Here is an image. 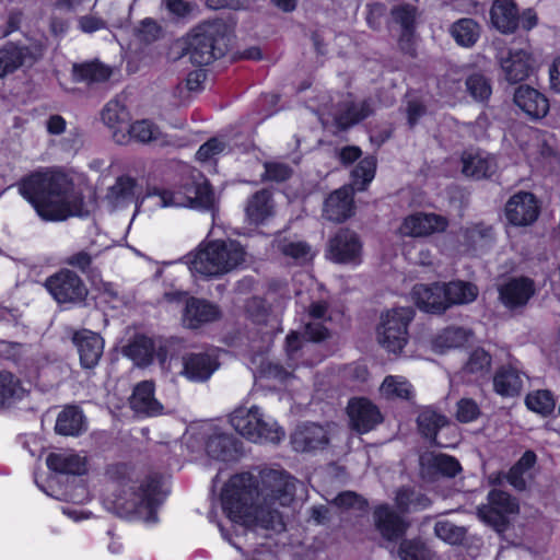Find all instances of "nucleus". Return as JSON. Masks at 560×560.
<instances>
[{"instance_id": "nucleus-1", "label": "nucleus", "mask_w": 560, "mask_h": 560, "mask_svg": "<svg viewBox=\"0 0 560 560\" xmlns=\"http://www.w3.org/2000/svg\"><path fill=\"white\" fill-rule=\"evenodd\" d=\"M296 479L283 469L264 468L259 481L249 472L232 476L221 492V504L230 520L248 528L282 532L285 528L280 506L295 497Z\"/></svg>"}, {"instance_id": "nucleus-2", "label": "nucleus", "mask_w": 560, "mask_h": 560, "mask_svg": "<svg viewBox=\"0 0 560 560\" xmlns=\"http://www.w3.org/2000/svg\"><path fill=\"white\" fill-rule=\"evenodd\" d=\"M15 187L45 222H63L90 213L81 186L61 166L37 167L22 176Z\"/></svg>"}, {"instance_id": "nucleus-3", "label": "nucleus", "mask_w": 560, "mask_h": 560, "mask_svg": "<svg viewBox=\"0 0 560 560\" xmlns=\"http://www.w3.org/2000/svg\"><path fill=\"white\" fill-rule=\"evenodd\" d=\"M106 478L114 490L113 508L121 516L152 514L156 508L160 480L147 475L140 478L127 464H113L105 470Z\"/></svg>"}, {"instance_id": "nucleus-4", "label": "nucleus", "mask_w": 560, "mask_h": 560, "mask_svg": "<svg viewBox=\"0 0 560 560\" xmlns=\"http://www.w3.org/2000/svg\"><path fill=\"white\" fill-rule=\"evenodd\" d=\"M189 269L201 277H218L242 266L246 260L244 247L235 241H212L186 256Z\"/></svg>"}, {"instance_id": "nucleus-5", "label": "nucleus", "mask_w": 560, "mask_h": 560, "mask_svg": "<svg viewBox=\"0 0 560 560\" xmlns=\"http://www.w3.org/2000/svg\"><path fill=\"white\" fill-rule=\"evenodd\" d=\"M183 54L202 67L222 57L226 49L225 26L217 21L195 26L184 38Z\"/></svg>"}, {"instance_id": "nucleus-6", "label": "nucleus", "mask_w": 560, "mask_h": 560, "mask_svg": "<svg viewBox=\"0 0 560 560\" xmlns=\"http://www.w3.org/2000/svg\"><path fill=\"white\" fill-rule=\"evenodd\" d=\"M230 423L237 433L255 443H279L285 435L280 427L264 420L257 406L236 408L230 417Z\"/></svg>"}, {"instance_id": "nucleus-7", "label": "nucleus", "mask_w": 560, "mask_h": 560, "mask_svg": "<svg viewBox=\"0 0 560 560\" xmlns=\"http://www.w3.org/2000/svg\"><path fill=\"white\" fill-rule=\"evenodd\" d=\"M413 317L412 307H394L382 314L376 330L378 343L388 352L400 353L408 343V326Z\"/></svg>"}, {"instance_id": "nucleus-8", "label": "nucleus", "mask_w": 560, "mask_h": 560, "mask_svg": "<svg viewBox=\"0 0 560 560\" xmlns=\"http://www.w3.org/2000/svg\"><path fill=\"white\" fill-rule=\"evenodd\" d=\"M49 295L60 305H80L89 290L83 279L70 268H61L47 277L43 283Z\"/></svg>"}, {"instance_id": "nucleus-9", "label": "nucleus", "mask_w": 560, "mask_h": 560, "mask_svg": "<svg viewBox=\"0 0 560 560\" xmlns=\"http://www.w3.org/2000/svg\"><path fill=\"white\" fill-rule=\"evenodd\" d=\"M44 56L40 44L26 46L9 40L0 47V79L13 74L25 65L33 66Z\"/></svg>"}, {"instance_id": "nucleus-10", "label": "nucleus", "mask_w": 560, "mask_h": 560, "mask_svg": "<svg viewBox=\"0 0 560 560\" xmlns=\"http://www.w3.org/2000/svg\"><path fill=\"white\" fill-rule=\"evenodd\" d=\"M350 428L359 434L376 429L384 421V416L376 404L365 397L351 398L347 406Z\"/></svg>"}, {"instance_id": "nucleus-11", "label": "nucleus", "mask_w": 560, "mask_h": 560, "mask_svg": "<svg viewBox=\"0 0 560 560\" xmlns=\"http://www.w3.org/2000/svg\"><path fill=\"white\" fill-rule=\"evenodd\" d=\"M447 226L448 220L445 217L433 212L418 211L404 218L398 233L401 236L423 238L442 233Z\"/></svg>"}, {"instance_id": "nucleus-12", "label": "nucleus", "mask_w": 560, "mask_h": 560, "mask_svg": "<svg viewBox=\"0 0 560 560\" xmlns=\"http://www.w3.org/2000/svg\"><path fill=\"white\" fill-rule=\"evenodd\" d=\"M273 194L267 188L250 195L244 206V222L252 229L267 225L276 215Z\"/></svg>"}, {"instance_id": "nucleus-13", "label": "nucleus", "mask_w": 560, "mask_h": 560, "mask_svg": "<svg viewBox=\"0 0 560 560\" xmlns=\"http://www.w3.org/2000/svg\"><path fill=\"white\" fill-rule=\"evenodd\" d=\"M374 113V102L372 98L357 100L351 93H348L336 106L334 120L341 130H347Z\"/></svg>"}, {"instance_id": "nucleus-14", "label": "nucleus", "mask_w": 560, "mask_h": 560, "mask_svg": "<svg viewBox=\"0 0 560 560\" xmlns=\"http://www.w3.org/2000/svg\"><path fill=\"white\" fill-rule=\"evenodd\" d=\"M362 244L359 236L348 230H340L330 238L327 249V256L337 264H361Z\"/></svg>"}, {"instance_id": "nucleus-15", "label": "nucleus", "mask_w": 560, "mask_h": 560, "mask_svg": "<svg viewBox=\"0 0 560 560\" xmlns=\"http://www.w3.org/2000/svg\"><path fill=\"white\" fill-rule=\"evenodd\" d=\"M540 213L538 200L528 191H518L505 205L508 221L515 226L533 224Z\"/></svg>"}, {"instance_id": "nucleus-16", "label": "nucleus", "mask_w": 560, "mask_h": 560, "mask_svg": "<svg viewBox=\"0 0 560 560\" xmlns=\"http://www.w3.org/2000/svg\"><path fill=\"white\" fill-rule=\"evenodd\" d=\"M71 340L78 350L81 366L94 369L103 355V338L90 329L82 328L72 332Z\"/></svg>"}, {"instance_id": "nucleus-17", "label": "nucleus", "mask_w": 560, "mask_h": 560, "mask_svg": "<svg viewBox=\"0 0 560 560\" xmlns=\"http://www.w3.org/2000/svg\"><path fill=\"white\" fill-rule=\"evenodd\" d=\"M353 187L342 186L332 191L325 200L323 215L331 222H343L354 212Z\"/></svg>"}, {"instance_id": "nucleus-18", "label": "nucleus", "mask_w": 560, "mask_h": 560, "mask_svg": "<svg viewBox=\"0 0 560 560\" xmlns=\"http://www.w3.org/2000/svg\"><path fill=\"white\" fill-rule=\"evenodd\" d=\"M535 294V282L527 277L511 278L499 288L501 302L509 310L525 306Z\"/></svg>"}, {"instance_id": "nucleus-19", "label": "nucleus", "mask_w": 560, "mask_h": 560, "mask_svg": "<svg viewBox=\"0 0 560 560\" xmlns=\"http://www.w3.org/2000/svg\"><path fill=\"white\" fill-rule=\"evenodd\" d=\"M411 296L417 306L423 312L442 314L447 310L443 284L440 282L416 284L412 288Z\"/></svg>"}, {"instance_id": "nucleus-20", "label": "nucleus", "mask_w": 560, "mask_h": 560, "mask_svg": "<svg viewBox=\"0 0 560 560\" xmlns=\"http://www.w3.org/2000/svg\"><path fill=\"white\" fill-rule=\"evenodd\" d=\"M489 504L478 509V515L490 524L503 522L505 515L517 512L518 505L514 498L501 490H491L488 494Z\"/></svg>"}, {"instance_id": "nucleus-21", "label": "nucleus", "mask_w": 560, "mask_h": 560, "mask_svg": "<svg viewBox=\"0 0 560 560\" xmlns=\"http://www.w3.org/2000/svg\"><path fill=\"white\" fill-rule=\"evenodd\" d=\"M326 429L317 423H302L291 435V444L296 452H311L328 444Z\"/></svg>"}, {"instance_id": "nucleus-22", "label": "nucleus", "mask_w": 560, "mask_h": 560, "mask_svg": "<svg viewBox=\"0 0 560 560\" xmlns=\"http://www.w3.org/2000/svg\"><path fill=\"white\" fill-rule=\"evenodd\" d=\"M492 368V357L482 348H476L459 371V377L466 383H481L489 380Z\"/></svg>"}, {"instance_id": "nucleus-23", "label": "nucleus", "mask_w": 560, "mask_h": 560, "mask_svg": "<svg viewBox=\"0 0 560 560\" xmlns=\"http://www.w3.org/2000/svg\"><path fill=\"white\" fill-rule=\"evenodd\" d=\"M514 103L533 119L544 118L549 112V101L546 95L528 85H520L515 90Z\"/></svg>"}, {"instance_id": "nucleus-24", "label": "nucleus", "mask_w": 560, "mask_h": 560, "mask_svg": "<svg viewBox=\"0 0 560 560\" xmlns=\"http://www.w3.org/2000/svg\"><path fill=\"white\" fill-rule=\"evenodd\" d=\"M498 165L494 156L482 151H465L462 154V172L465 176L475 179L491 177Z\"/></svg>"}, {"instance_id": "nucleus-25", "label": "nucleus", "mask_w": 560, "mask_h": 560, "mask_svg": "<svg viewBox=\"0 0 560 560\" xmlns=\"http://www.w3.org/2000/svg\"><path fill=\"white\" fill-rule=\"evenodd\" d=\"M374 521L376 529L388 541H395L402 537L408 527L404 518L387 504L375 508Z\"/></svg>"}, {"instance_id": "nucleus-26", "label": "nucleus", "mask_w": 560, "mask_h": 560, "mask_svg": "<svg viewBox=\"0 0 560 560\" xmlns=\"http://www.w3.org/2000/svg\"><path fill=\"white\" fill-rule=\"evenodd\" d=\"M220 314V310L215 304L191 298L186 303L183 322L188 328L197 329L205 324L217 320Z\"/></svg>"}, {"instance_id": "nucleus-27", "label": "nucleus", "mask_w": 560, "mask_h": 560, "mask_svg": "<svg viewBox=\"0 0 560 560\" xmlns=\"http://www.w3.org/2000/svg\"><path fill=\"white\" fill-rule=\"evenodd\" d=\"M183 374L192 382H205L218 369L217 358L209 353H189L183 358Z\"/></svg>"}, {"instance_id": "nucleus-28", "label": "nucleus", "mask_w": 560, "mask_h": 560, "mask_svg": "<svg viewBox=\"0 0 560 560\" xmlns=\"http://www.w3.org/2000/svg\"><path fill=\"white\" fill-rule=\"evenodd\" d=\"M327 313L328 304L326 302H314L310 305L304 328V337L308 341L318 342L329 336V330L325 326V323L330 319Z\"/></svg>"}, {"instance_id": "nucleus-29", "label": "nucleus", "mask_w": 560, "mask_h": 560, "mask_svg": "<svg viewBox=\"0 0 560 560\" xmlns=\"http://www.w3.org/2000/svg\"><path fill=\"white\" fill-rule=\"evenodd\" d=\"M492 25L501 33H513L518 26V10L513 0H495L490 10Z\"/></svg>"}, {"instance_id": "nucleus-30", "label": "nucleus", "mask_w": 560, "mask_h": 560, "mask_svg": "<svg viewBox=\"0 0 560 560\" xmlns=\"http://www.w3.org/2000/svg\"><path fill=\"white\" fill-rule=\"evenodd\" d=\"M154 383L151 381L137 384L130 397L132 410L147 416L161 413L163 406L154 398Z\"/></svg>"}, {"instance_id": "nucleus-31", "label": "nucleus", "mask_w": 560, "mask_h": 560, "mask_svg": "<svg viewBox=\"0 0 560 560\" xmlns=\"http://www.w3.org/2000/svg\"><path fill=\"white\" fill-rule=\"evenodd\" d=\"M523 372L513 364L501 366L493 376V388L503 397H513L523 388Z\"/></svg>"}, {"instance_id": "nucleus-32", "label": "nucleus", "mask_w": 560, "mask_h": 560, "mask_svg": "<svg viewBox=\"0 0 560 560\" xmlns=\"http://www.w3.org/2000/svg\"><path fill=\"white\" fill-rule=\"evenodd\" d=\"M416 14L417 10L415 7L405 4L399 5L392 11L393 19L396 23L401 26V35L399 38L400 48L413 55V33H415V23H416Z\"/></svg>"}, {"instance_id": "nucleus-33", "label": "nucleus", "mask_w": 560, "mask_h": 560, "mask_svg": "<svg viewBox=\"0 0 560 560\" xmlns=\"http://www.w3.org/2000/svg\"><path fill=\"white\" fill-rule=\"evenodd\" d=\"M71 75L74 82L90 85L107 81L112 75V69L98 60L85 61L73 63Z\"/></svg>"}, {"instance_id": "nucleus-34", "label": "nucleus", "mask_w": 560, "mask_h": 560, "mask_svg": "<svg viewBox=\"0 0 560 560\" xmlns=\"http://www.w3.org/2000/svg\"><path fill=\"white\" fill-rule=\"evenodd\" d=\"M47 467L65 475H83L86 472V460L75 453H50L46 458Z\"/></svg>"}, {"instance_id": "nucleus-35", "label": "nucleus", "mask_w": 560, "mask_h": 560, "mask_svg": "<svg viewBox=\"0 0 560 560\" xmlns=\"http://www.w3.org/2000/svg\"><path fill=\"white\" fill-rule=\"evenodd\" d=\"M137 180L130 176H119L114 185L108 187L106 200L113 207H125L137 200Z\"/></svg>"}, {"instance_id": "nucleus-36", "label": "nucleus", "mask_w": 560, "mask_h": 560, "mask_svg": "<svg viewBox=\"0 0 560 560\" xmlns=\"http://www.w3.org/2000/svg\"><path fill=\"white\" fill-rule=\"evenodd\" d=\"M501 68L510 83L524 81L532 71L529 55L524 50L510 52L509 57L502 59Z\"/></svg>"}, {"instance_id": "nucleus-37", "label": "nucleus", "mask_w": 560, "mask_h": 560, "mask_svg": "<svg viewBox=\"0 0 560 560\" xmlns=\"http://www.w3.org/2000/svg\"><path fill=\"white\" fill-rule=\"evenodd\" d=\"M128 132L132 139L142 143L154 142L160 147L175 145V142L149 119L135 121L129 126Z\"/></svg>"}, {"instance_id": "nucleus-38", "label": "nucleus", "mask_w": 560, "mask_h": 560, "mask_svg": "<svg viewBox=\"0 0 560 560\" xmlns=\"http://www.w3.org/2000/svg\"><path fill=\"white\" fill-rule=\"evenodd\" d=\"M378 392L385 400H410L415 396L412 384L401 375H387Z\"/></svg>"}, {"instance_id": "nucleus-39", "label": "nucleus", "mask_w": 560, "mask_h": 560, "mask_svg": "<svg viewBox=\"0 0 560 560\" xmlns=\"http://www.w3.org/2000/svg\"><path fill=\"white\" fill-rule=\"evenodd\" d=\"M471 336V331L463 327H446L431 340L432 349L443 353L446 350L463 347Z\"/></svg>"}, {"instance_id": "nucleus-40", "label": "nucleus", "mask_w": 560, "mask_h": 560, "mask_svg": "<svg viewBox=\"0 0 560 560\" xmlns=\"http://www.w3.org/2000/svg\"><path fill=\"white\" fill-rule=\"evenodd\" d=\"M85 430L84 416L75 406L66 407L57 417L55 431L65 436H77Z\"/></svg>"}, {"instance_id": "nucleus-41", "label": "nucleus", "mask_w": 560, "mask_h": 560, "mask_svg": "<svg viewBox=\"0 0 560 560\" xmlns=\"http://www.w3.org/2000/svg\"><path fill=\"white\" fill-rule=\"evenodd\" d=\"M447 308L452 305H462L474 302L478 296V288L471 282L457 280L442 283Z\"/></svg>"}, {"instance_id": "nucleus-42", "label": "nucleus", "mask_w": 560, "mask_h": 560, "mask_svg": "<svg viewBox=\"0 0 560 560\" xmlns=\"http://www.w3.org/2000/svg\"><path fill=\"white\" fill-rule=\"evenodd\" d=\"M185 184V197H189L188 208L209 210L214 205V192L208 180H188Z\"/></svg>"}, {"instance_id": "nucleus-43", "label": "nucleus", "mask_w": 560, "mask_h": 560, "mask_svg": "<svg viewBox=\"0 0 560 560\" xmlns=\"http://www.w3.org/2000/svg\"><path fill=\"white\" fill-rule=\"evenodd\" d=\"M556 138L553 135L542 130H530L527 155L537 162L548 159L555 154Z\"/></svg>"}, {"instance_id": "nucleus-44", "label": "nucleus", "mask_w": 560, "mask_h": 560, "mask_svg": "<svg viewBox=\"0 0 560 560\" xmlns=\"http://www.w3.org/2000/svg\"><path fill=\"white\" fill-rule=\"evenodd\" d=\"M447 423L445 416L432 408H424L417 418L419 433L430 443H435L438 432Z\"/></svg>"}, {"instance_id": "nucleus-45", "label": "nucleus", "mask_w": 560, "mask_h": 560, "mask_svg": "<svg viewBox=\"0 0 560 560\" xmlns=\"http://www.w3.org/2000/svg\"><path fill=\"white\" fill-rule=\"evenodd\" d=\"M98 252L90 247L82 248L69 254L65 258L63 264L73 271H79L86 277H93L97 272L94 261L98 257Z\"/></svg>"}, {"instance_id": "nucleus-46", "label": "nucleus", "mask_w": 560, "mask_h": 560, "mask_svg": "<svg viewBox=\"0 0 560 560\" xmlns=\"http://www.w3.org/2000/svg\"><path fill=\"white\" fill-rule=\"evenodd\" d=\"M277 249L294 265H305L314 257L312 247L304 241H291L283 238L277 243Z\"/></svg>"}, {"instance_id": "nucleus-47", "label": "nucleus", "mask_w": 560, "mask_h": 560, "mask_svg": "<svg viewBox=\"0 0 560 560\" xmlns=\"http://www.w3.org/2000/svg\"><path fill=\"white\" fill-rule=\"evenodd\" d=\"M102 120L106 126L114 130V136L128 125L130 114L124 103L118 100L109 101L102 110Z\"/></svg>"}, {"instance_id": "nucleus-48", "label": "nucleus", "mask_w": 560, "mask_h": 560, "mask_svg": "<svg viewBox=\"0 0 560 560\" xmlns=\"http://www.w3.org/2000/svg\"><path fill=\"white\" fill-rule=\"evenodd\" d=\"M26 390L12 373L0 372V405L10 406L25 396Z\"/></svg>"}, {"instance_id": "nucleus-49", "label": "nucleus", "mask_w": 560, "mask_h": 560, "mask_svg": "<svg viewBox=\"0 0 560 560\" xmlns=\"http://www.w3.org/2000/svg\"><path fill=\"white\" fill-rule=\"evenodd\" d=\"M455 42L463 47H471L480 36V26L472 19H460L451 27Z\"/></svg>"}, {"instance_id": "nucleus-50", "label": "nucleus", "mask_w": 560, "mask_h": 560, "mask_svg": "<svg viewBox=\"0 0 560 560\" xmlns=\"http://www.w3.org/2000/svg\"><path fill=\"white\" fill-rule=\"evenodd\" d=\"M185 184L174 186L172 188H158L152 187L148 189L147 196H156L160 198L159 205L163 208L166 207H187L189 205V197H185Z\"/></svg>"}, {"instance_id": "nucleus-51", "label": "nucleus", "mask_w": 560, "mask_h": 560, "mask_svg": "<svg viewBox=\"0 0 560 560\" xmlns=\"http://www.w3.org/2000/svg\"><path fill=\"white\" fill-rule=\"evenodd\" d=\"M128 355L139 365H149L153 362L155 345L154 341L143 335L136 336L127 348Z\"/></svg>"}, {"instance_id": "nucleus-52", "label": "nucleus", "mask_w": 560, "mask_h": 560, "mask_svg": "<svg viewBox=\"0 0 560 560\" xmlns=\"http://www.w3.org/2000/svg\"><path fill=\"white\" fill-rule=\"evenodd\" d=\"M234 446L233 439L226 433L215 430L206 441V452L217 460H226Z\"/></svg>"}, {"instance_id": "nucleus-53", "label": "nucleus", "mask_w": 560, "mask_h": 560, "mask_svg": "<svg viewBox=\"0 0 560 560\" xmlns=\"http://www.w3.org/2000/svg\"><path fill=\"white\" fill-rule=\"evenodd\" d=\"M207 73L202 68L190 71L187 77L180 81L174 89V95L180 101L189 100L191 93H198L203 90Z\"/></svg>"}, {"instance_id": "nucleus-54", "label": "nucleus", "mask_w": 560, "mask_h": 560, "mask_svg": "<svg viewBox=\"0 0 560 560\" xmlns=\"http://www.w3.org/2000/svg\"><path fill=\"white\" fill-rule=\"evenodd\" d=\"M376 172V159L366 156L362 159L352 171V186L358 190H364L374 179Z\"/></svg>"}, {"instance_id": "nucleus-55", "label": "nucleus", "mask_w": 560, "mask_h": 560, "mask_svg": "<svg viewBox=\"0 0 560 560\" xmlns=\"http://www.w3.org/2000/svg\"><path fill=\"white\" fill-rule=\"evenodd\" d=\"M525 404L528 409L548 416L555 410V399L550 390L538 389L529 393L525 398Z\"/></svg>"}, {"instance_id": "nucleus-56", "label": "nucleus", "mask_w": 560, "mask_h": 560, "mask_svg": "<svg viewBox=\"0 0 560 560\" xmlns=\"http://www.w3.org/2000/svg\"><path fill=\"white\" fill-rule=\"evenodd\" d=\"M398 556L401 560H433L431 550L420 539L402 540Z\"/></svg>"}, {"instance_id": "nucleus-57", "label": "nucleus", "mask_w": 560, "mask_h": 560, "mask_svg": "<svg viewBox=\"0 0 560 560\" xmlns=\"http://www.w3.org/2000/svg\"><path fill=\"white\" fill-rule=\"evenodd\" d=\"M429 503L430 500L425 495H416L409 487H401L396 491L395 504L402 513L408 512L410 508H427Z\"/></svg>"}, {"instance_id": "nucleus-58", "label": "nucleus", "mask_w": 560, "mask_h": 560, "mask_svg": "<svg viewBox=\"0 0 560 560\" xmlns=\"http://www.w3.org/2000/svg\"><path fill=\"white\" fill-rule=\"evenodd\" d=\"M435 535L451 545H459L466 537V529L450 521H439L434 525Z\"/></svg>"}, {"instance_id": "nucleus-59", "label": "nucleus", "mask_w": 560, "mask_h": 560, "mask_svg": "<svg viewBox=\"0 0 560 560\" xmlns=\"http://www.w3.org/2000/svg\"><path fill=\"white\" fill-rule=\"evenodd\" d=\"M481 415L479 405L472 398H462L456 404L455 418L460 423L476 421Z\"/></svg>"}, {"instance_id": "nucleus-60", "label": "nucleus", "mask_w": 560, "mask_h": 560, "mask_svg": "<svg viewBox=\"0 0 560 560\" xmlns=\"http://www.w3.org/2000/svg\"><path fill=\"white\" fill-rule=\"evenodd\" d=\"M469 94L476 101H487L491 95V86L488 80L481 74H471L466 80Z\"/></svg>"}, {"instance_id": "nucleus-61", "label": "nucleus", "mask_w": 560, "mask_h": 560, "mask_svg": "<svg viewBox=\"0 0 560 560\" xmlns=\"http://www.w3.org/2000/svg\"><path fill=\"white\" fill-rule=\"evenodd\" d=\"M162 35V28L158 22L151 18L142 20L135 30V36L141 43L150 44L155 42Z\"/></svg>"}, {"instance_id": "nucleus-62", "label": "nucleus", "mask_w": 560, "mask_h": 560, "mask_svg": "<svg viewBox=\"0 0 560 560\" xmlns=\"http://www.w3.org/2000/svg\"><path fill=\"white\" fill-rule=\"evenodd\" d=\"M292 168L281 162H267L265 163L264 178L272 182H284L292 175Z\"/></svg>"}, {"instance_id": "nucleus-63", "label": "nucleus", "mask_w": 560, "mask_h": 560, "mask_svg": "<svg viewBox=\"0 0 560 560\" xmlns=\"http://www.w3.org/2000/svg\"><path fill=\"white\" fill-rule=\"evenodd\" d=\"M163 5L176 20L187 19L196 7L186 0H163Z\"/></svg>"}, {"instance_id": "nucleus-64", "label": "nucleus", "mask_w": 560, "mask_h": 560, "mask_svg": "<svg viewBox=\"0 0 560 560\" xmlns=\"http://www.w3.org/2000/svg\"><path fill=\"white\" fill-rule=\"evenodd\" d=\"M434 467L446 477H455L462 469L459 462L448 455H438L433 459Z\"/></svg>"}]
</instances>
